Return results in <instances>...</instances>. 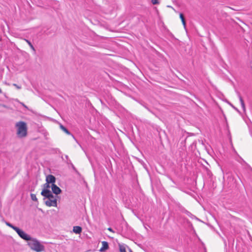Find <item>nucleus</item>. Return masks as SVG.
Listing matches in <instances>:
<instances>
[{
    "label": "nucleus",
    "mask_w": 252,
    "mask_h": 252,
    "mask_svg": "<svg viewBox=\"0 0 252 252\" xmlns=\"http://www.w3.org/2000/svg\"><path fill=\"white\" fill-rule=\"evenodd\" d=\"M102 247L99 250L100 252H104L109 248L108 243L106 241L102 242Z\"/></svg>",
    "instance_id": "7"
},
{
    "label": "nucleus",
    "mask_w": 252,
    "mask_h": 252,
    "mask_svg": "<svg viewBox=\"0 0 252 252\" xmlns=\"http://www.w3.org/2000/svg\"><path fill=\"white\" fill-rule=\"evenodd\" d=\"M50 183H48L46 182V183L45 184H44V187H46V188H50V186H49V184Z\"/></svg>",
    "instance_id": "18"
},
{
    "label": "nucleus",
    "mask_w": 252,
    "mask_h": 252,
    "mask_svg": "<svg viewBox=\"0 0 252 252\" xmlns=\"http://www.w3.org/2000/svg\"><path fill=\"white\" fill-rule=\"evenodd\" d=\"M28 245L30 248L36 252H41L45 251V246L37 239L32 238L29 242Z\"/></svg>",
    "instance_id": "2"
},
{
    "label": "nucleus",
    "mask_w": 252,
    "mask_h": 252,
    "mask_svg": "<svg viewBox=\"0 0 252 252\" xmlns=\"http://www.w3.org/2000/svg\"><path fill=\"white\" fill-rule=\"evenodd\" d=\"M16 232L17 233L18 235L24 240L30 241L31 240H32V238L31 237L30 235L25 233L24 231H23L19 228H18L17 230H16Z\"/></svg>",
    "instance_id": "4"
},
{
    "label": "nucleus",
    "mask_w": 252,
    "mask_h": 252,
    "mask_svg": "<svg viewBox=\"0 0 252 252\" xmlns=\"http://www.w3.org/2000/svg\"><path fill=\"white\" fill-rule=\"evenodd\" d=\"M13 86H14L18 89H20L21 88V87L20 86H19L18 85H17L16 84H14Z\"/></svg>",
    "instance_id": "17"
},
{
    "label": "nucleus",
    "mask_w": 252,
    "mask_h": 252,
    "mask_svg": "<svg viewBox=\"0 0 252 252\" xmlns=\"http://www.w3.org/2000/svg\"><path fill=\"white\" fill-rule=\"evenodd\" d=\"M6 224L9 227H11V228H12L13 230H14L15 231H16V230H17V229L18 228V227H16L14 225H13V224H12L11 223H10V222H6Z\"/></svg>",
    "instance_id": "11"
},
{
    "label": "nucleus",
    "mask_w": 252,
    "mask_h": 252,
    "mask_svg": "<svg viewBox=\"0 0 252 252\" xmlns=\"http://www.w3.org/2000/svg\"><path fill=\"white\" fill-rule=\"evenodd\" d=\"M26 40V41L28 43V44L29 45V46H30V47L31 48V49L34 51H35V49L33 47V46L32 45V43L28 39H25Z\"/></svg>",
    "instance_id": "13"
},
{
    "label": "nucleus",
    "mask_w": 252,
    "mask_h": 252,
    "mask_svg": "<svg viewBox=\"0 0 252 252\" xmlns=\"http://www.w3.org/2000/svg\"><path fill=\"white\" fill-rule=\"evenodd\" d=\"M16 127L17 128V134L19 137L22 138L27 135V126L26 123L20 121L16 124Z\"/></svg>",
    "instance_id": "3"
},
{
    "label": "nucleus",
    "mask_w": 252,
    "mask_h": 252,
    "mask_svg": "<svg viewBox=\"0 0 252 252\" xmlns=\"http://www.w3.org/2000/svg\"><path fill=\"white\" fill-rule=\"evenodd\" d=\"M65 158H66V159H68V156H65Z\"/></svg>",
    "instance_id": "21"
},
{
    "label": "nucleus",
    "mask_w": 252,
    "mask_h": 252,
    "mask_svg": "<svg viewBox=\"0 0 252 252\" xmlns=\"http://www.w3.org/2000/svg\"><path fill=\"white\" fill-rule=\"evenodd\" d=\"M60 127L61 129L65 133H66L67 134H68V135L71 134V133L69 132V131L62 124H60Z\"/></svg>",
    "instance_id": "10"
},
{
    "label": "nucleus",
    "mask_w": 252,
    "mask_h": 252,
    "mask_svg": "<svg viewBox=\"0 0 252 252\" xmlns=\"http://www.w3.org/2000/svg\"><path fill=\"white\" fill-rule=\"evenodd\" d=\"M151 1L153 4H158L159 3L158 0H151Z\"/></svg>",
    "instance_id": "16"
},
{
    "label": "nucleus",
    "mask_w": 252,
    "mask_h": 252,
    "mask_svg": "<svg viewBox=\"0 0 252 252\" xmlns=\"http://www.w3.org/2000/svg\"><path fill=\"white\" fill-rule=\"evenodd\" d=\"M108 230L111 232H113L112 228H111V227L108 228Z\"/></svg>",
    "instance_id": "19"
},
{
    "label": "nucleus",
    "mask_w": 252,
    "mask_h": 252,
    "mask_svg": "<svg viewBox=\"0 0 252 252\" xmlns=\"http://www.w3.org/2000/svg\"><path fill=\"white\" fill-rule=\"evenodd\" d=\"M41 194L47 199V200L45 201V204L46 206L48 207L57 206V198L58 196L54 195L49 189H44L41 191Z\"/></svg>",
    "instance_id": "1"
},
{
    "label": "nucleus",
    "mask_w": 252,
    "mask_h": 252,
    "mask_svg": "<svg viewBox=\"0 0 252 252\" xmlns=\"http://www.w3.org/2000/svg\"><path fill=\"white\" fill-rule=\"evenodd\" d=\"M120 252H126L125 247L123 245H119Z\"/></svg>",
    "instance_id": "14"
},
{
    "label": "nucleus",
    "mask_w": 252,
    "mask_h": 252,
    "mask_svg": "<svg viewBox=\"0 0 252 252\" xmlns=\"http://www.w3.org/2000/svg\"><path fill=\"white\" fill-rule=\"evenodd\" d=\"M129 251H130L129 252H132L130 249Z\"/></svg>",
    "instance_id": "22"
},
{
    "label": "nucleus",
    "mask_w": 252,
    "mask_h": 252,
    "mask_svg": "<svg viewBox=\"0 0 252 252\" xmlns=\"http://www.w3.org/2000/svg\"><path fill=\"white\" fill-rule=\"evenodd\" d=\"M82 231V227L79 226H75L73 227V231L76 234H80Z\"/></svg>",
    "instance_id": "8"
},
{
    "label": "nucleus",
    "mask_w": 252,
    "mask_h": 252,
    "mask_svg": "<svg viewBox=\"0 0 252 252\" xmlns=\"http://www.w3.org/2000/svg\"><path fill=\"white\" fill-rule=\"evenodd\" d=\"M46 181L48 183L55 184L54 183L56 181V178L52 175H48L46 176Z\"/></svg>",
    "instance_id": "6"
},
{
    "label": "nucleus",
    "mask_w": 252,
    "mask_h": 252,
    "mask_svg": "<svg viewBox=\"0 0 252 252\" xmlns=\"http://www.w3.org/2000/svg\"><path fill=\"white\" fill-rule=\"evenodd\" d=\"M180 18L181 19L182 22L184 26H186V21L184 16V15L182 13L180 14Z\"/></svg>",
    "instance_id": "12"
},
{
    "label": "nucleus",
    "mask_w": 252,
    "mask_h": 252,
    "mask_svg": "<svg viewBox=\"0 0 252 252\" xmlns=\"http://www.w3.org/2000/svg\"><path fill=\"white\" fill-rule=\"evenodd\" d=\"M22 104V105L25 107V108H27V107L23 103H21Z\"/></svg>",
    "instance_id": "20"
},
{
    "label": "nucleus",
    "mask_w": 252,
    "mask_h": 252,
    "mask_svg": "<svg viewBox=\"0 0 252 252\" xmlns=\"http://www.w3.org/2000/svg\"><path fill=\"white\" fill-rule=\"evenodd\" d=\"M31 199L34 201H37V198H36V195L33 193L31 194Z\"/></svg>",
    "instance_id": "15"
},
{
    "label": "nucleus",
    "mask_w": 252,
    "mask_h": 252,
    "mask_svg": "<svg viewBox=\"0 0 252 252\" xmlns=\"http://www.w3.org/2000/svg\"><path fill=\"white\" fill-rule=\"evenodd\" d=\"M51 188L52 191L54 193L56 194V196L60 194L62 190L60 189L59 187H58L55 184H52L51 185Z\"/></svg>",
    "instance_id": "5"
},
{
    "label": "nucleus",
    "mask_w": 252,
    "mask_h": 252,
    "mask_svg": "<svg viewBox=\"0 0 252 252\" xmlns=\"http://www.w3.org/2000/svg\"><path fill=\"white\" fill-rule=\"evenodd\" d=\"M238 97H239V100L240 101L241 105L243 108V110L244 111H245L246 107H245V103H244V101L240 94H238Z\"/></svg>",
    "instance_id": "9"
}]
</instances>
